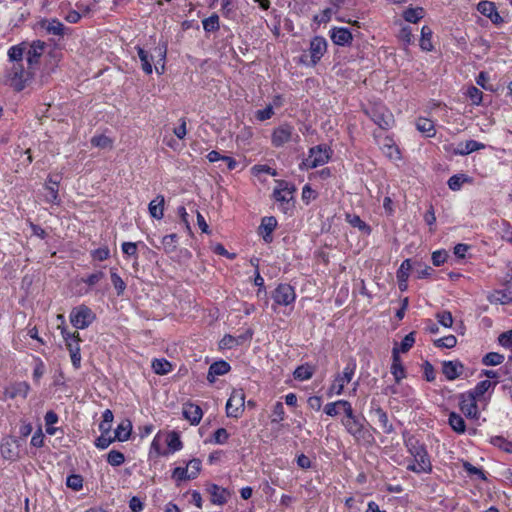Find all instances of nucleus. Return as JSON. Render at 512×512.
Segmentation results:
<instances>
[{"mask_svg": "<svg viewBox=\"0 0 512 512\" xmlns=\"http://www.w3.org/2000/svg\"><path fill=\"white\" fill-rule=\"evenodd\" d=\"M203 29L205 32H216L220 28L219 16L217 14H212L208 18L202 21Z\"/></svg>", "mask_w": 512, "mask_h": 512, "instance_id": "a18cd8bd", "label": "nucleus"}, {"mask_svg": "<svg viewBox=\"0 0 512 512\" xmlns=\"http://www.w3.org/2000/svg\"><path fill=\"white\" fill-rule=\"evenodd\" d=\"M230 370V365L226 361H217L211 364L209 367L207 380L210 383L215 381L216 376H221L228 373Z\"/></svg>", "mask_w": 512, "mask_h": 512, "instance_id": "a878e982", "label": "nucleus"}, {"mask_svg": "<svg viewBox=\"0 0 512 512\" xmlns=\"http://www.w3.org/2000/svg\"><path fill=\"white\" fill-rule=\"evenodd\" d=\"M30 391V385L25 382H16L7 386L3 393L4 399H15L17 397L26 398Z\"/></svg>", "mask_w": 512, "mask_h": 512, "instance_id": "4468645a", "label": "nucleus"}, {"mask_svg": "<svg viewBox=\"0 0 512 512\" xmlns=\"http://www.w3.org/2000/svg\"><path fill=\"white\" fill-rule=\"evenodd\" d=\"M314 374V368L309 364L297 367L293 373L294 378L300 381L309 380Z\"/></svg>", "mask_w": 512, "mask_h": 512, "instance_id": "a19ab883", "label": "nucleus"}, {"mask_svg": "<svg viewBox=\"0 0 512 512\" xmlns=\"http://www.w3.org/2000/svg\"><path fill=\"white\" fill-rule=\"evenodd\" d=\"M505 357L498 352H489L482 358V363L485 366H497L503 363Z\"/></svg>", "mask_w": 512, "mask_h": 512, "instance_id": "de8ad7c7", "label": "nucleus"}, {"mask_svg": "<svg viewBox=\"0 0 512 512\" xmlns=\"http://www.w3.org/2000/svg\"><path fill=\"white\" fill-rule=\"evenodd\" d=\"M41 26L48 34L56 36L63 34L64 25L57 19L45 20L41 23Z\"/></svg>", "mask_w": 512, "mask_h": 512, "instance_id": "f704fd0d", "label": "nucleus"}, {"mask_svg": "<svg viewBox=\"0 0 512 512\" xmlns=\"http://www.w3.org/2000/svg\"><path fill=\"white\" fill-rule=\"evenodd\" d=\"M95 319V313L90 307L84 304L73 307L69 315V320L72 326L81 330L89 327Z\"/></svg>", "mask_w": 512, "mask_h": 512, "instance_id": "39448f33", "label": "nucleus"}, {"mask_svg": "<svg viewBox=\"0 0 512 512\" xmlns=\"http://www.w3.org/2000/svg\"><path fill=\"white\" fill-rule=\"evenodd\" d=\"M252 333H249L247 336L241 335L239 337H234L232 335H225L219 342V347L221 349H232L239 345H241L245 340L251 338Z\"/></svg>", "mask_w": 512, "mask_h": 512, "instance_id": "cd10ccee", "label": "nucleus"}, {"mask_svg": "<svg viewBox=\"0 0 512 512\" xmlns=\"http://www.w3.org/2000/svg\"><path fill=\"white\" fill-rule=\"evenodd\" d=\"M371 413L384 433L390 434L393 432V425L389 422L388 415L382 408L379 406L372 408Z\"/></svg>", "mask_w": 512, "mask_h": 512, "instance_id": "5701e85b", "label": "nucleus"}, {"mask_svg": "<svg viewBox=\"0 0 512 512\" xmlns=\"http://www.w3.org/2000/svg\"><path fill=\"white\" fill-rule=\"evenodd\" d=\"M331 157V150L326 145H317L309 150L308 156L300 164V168L313 169L326 164Z\"/></svg>", "mask_w": 512, "mask_h": 512, "instance_id": "20e7f679", "label": "nucleus"}, {"mask_svg": "<svg viewBox=\"0 0 512 512\" xmlns=\"http://www.w3.org/2000/svg\"><path fill=\"white\" fill-rule=\"evenodd\" d=\"M151 367L158 375H166L172 371V364L164 358L153 359Z\"/></svg>", "mask_w": 512, "mask_h": 512, "instance_id": "72a5a7b5", "label": "nucleus"}, {"mask_svg": "<svg viewBox=\"0 0 512 512\" xmlns=\"http://www.w3.org/2000/svg\"><path fill=\"white\" fill-rule=\"evenodd\" d=\"M271 422L279 423L285 418V410L282 402H276L273 406L272 414H271Z\"/></svg>", "mask_w": 512, "mask_h": 512, "instance_id": "13d9d810", "label": "nucleus"}, {"mask_svg": "<svg viewBox=\"0 0 512 512\" xmlns=\"http://www.w3.org/2000/svg\"><path fill=\"white\" fill-rule=\"evenodd\" d=\"M114 416L111 410L106 409L102 414V421L99 424V430L103 434H109Z\"/></svg>", "mask_w": 512, "mask_h": 512, "instance_id": "49530a36", "label": "nucleus"}, {"mask_svg": "<svg viewBox=\"0 0 512 512\" xmlns=\"http://www.w3.org/2000/svg\"><path fill=\"white\" fill-rule=\"evenodd\" d=\"M346 406L345 418L341 420L342 425L348 434H350L356 441L364 440L367 435V430L364 426V420L360 419L354 414L352 406Z\"/></svg>", "mask_w": 512, "mask_h": 512, "instance_id": "f03ea898", "label": "nucleus"}, {"mask_svg": "<svg viewBox=\"0 0 512 512\" xmlns=\"http://www.w3.org/2000/svg\"><path fill=\"white\" fill-rule=\"evenodd\" d=\"M466 96L470 99L473 105H480L482 102L483 93L475 86H469L466 91Z\"/></svg>", "mask_w": 512, "mask_h": 512, "instance_id": "bf43d9fd", "label": "nucleus"}, {"mask_svg": "<svg viewBox=\"0 0 512 512\" xmlns=\"http://www.w3.org/2000/svg\"><path fill=\"white\" fill-rule=\"evenodd\" d=\"M245 408V393L243 389H233L226 403V414L228 417L239 418Z\"/></svg>", "mask_w": 512, "mask_h": 512, "instance_id": "9b49d317", "label": "nucleus"}, {"mask_svg": "<svg viewBox=\"0 0 512 512\" xmlns=\"http://www.w3.org/2000/svg\"><path fill=\"white\" fill-rule=\"evenodd\" d=\"M409 392L410 388L402 386L401 381L399 382V384L395 382L394 385L388 386L384 389V394L386 395H400L402 397H407L409 395Z\"/></svg>", "mask_w": 512, "mask_h": 512, "instance_id": "37998d69", "label": "nucleus"}, {"mask_svg": "<svg viewBox=\"0 0 512 512\" xmlns=\"http://www.w3.org/2000/svg\"><path fill=\"white\" fill-rule=\"evenodd\" d=\"M346 221L354 228H357L359 231L364 234L369 235L371 233V228L368 224H366L358 215L355 214H347Z\"/></svg>", "mask_w": 512, "mask_h": 512, "instance_id": "e433bc0d", "label": "nucleus"}, {"mask_svg": "<svg viewBox=\"0 0 512 512\" xmlns=\"http://www.w3.org/2000/svg\"><path fill=\"white\" fill-rule=\"evenodd\" d=\"M411 270H412L411 261L409 259L404 260L397 271L398 280L401 282H406Z\"/></svg>", "mask_w": 512, "mask_h": 512, "instance_id": "052dcab7", "label": "nucleus"}, {"mask_svg": "<svg viewBox=\"0 0 512 512\" xmlns=\"http://www.w3.org/2000/svg\"><path fill=\"white\" fill-rule=\"evenodd\" d=\"M292 141L298 142L299 135L291 124L282 123L273 129L271 134V144L274 147L280 148Z\"/></svg>", "mask_w": 512, "mask_h": 512, "instance_id": "423d86ee", "label": "nucleus"}, {"mask_svg": "<svg viewBox=\"0 0 512 512\" xmlns=\"http://www.w3.org/2000/svg\"><path fill=\"white\" fill-rule=\"evenodd\" d=\"M380 148L384 155L388 157L392 161L400 160L401 154L398 146L395 144V142L389 138L386 137L383 142L380 145Z\"/></svg>", "mask_w": 512, "mask_h": 512, "instance_id": "b1692460", "label": "nucleus"}, {"mask_svg": "<svg viewBox=\"0 0 512 512\" xmlns=\"http://www.w3.org/2000/svg\"><path fill=\"white\" fill-rule=\"evenodd\" d=\"M167 445L172 452H176L182 449V442L177 433L172 432L167 437Z\"/></svg>", "mask_w": 512, "mask_h": 512, "instance_id": "69168bd1", "label": "nucleus"}, {"mask_svg": "<svg viewBox=\"0 0 512 512\" xmlns=\"http://www.w3.org/2000/svg\"><path fill=\"white\" fill-rule=\"evenodd\" d=\"M44 421H45L46 433L51 436L55 435L57 433V431L59 430L57 427L54 426L59 421L58 415L54 411L50 410V411L46 412V414L44 416Z\"/></svg>", "mask_w": 512, "mask_h": 512, "instance_id": "58836bf2", "label": "nucleus"}, {"mask_svg": "<svg viewBox=\"0 0 512 512\" xmlns=\"http://www.w3.org/2000/svg\"><path fill=\"white\" fill-rule=\"evenodd\" d=\"M416 128L427 137L434 135V123L427 118H419L416 122Z\"/></svg>", "mask_w": 512, "mask_h": 512, "instance_id": "ea45409f", "label": "nucleus"}, {"mask_svg": "<svg viewBox=\"0 0 512 512\" xmlns=\"http://www.w3.org/2000/svg\"><path fill=\"white\" fill-rule=\"evenodd\" d=\"M165 199L163 195H158L148 206L149 214L152 218L160 220L164 216Z\"/></svg>", "mask_w": 512, "mask_h": 512, "instance_id": "393cba45", "label": "nucleus"}, {"mask_svg": "<svg viewBox=\"0 0 512 512\" xmlns=\"http://www.w3.org/2000/svg\"><path fill=\"white\" fill-rule=\"evenodd\" d=\"M492 444L498 446L505 452L512 453V442L502 436H496L492 439Z\"/></svg>", "mask_w": 512, "mask_h": 512, "instance_id": "338daca9", "label": "nucleus"}, {"mask_svg": "<svg viewBox=\"0 0 512 512\" xmlns=\"http://www.w3.org/2000/svg\"><path fill=\"white\" fill-rule=\"evenodd\" d=\"M485 145L475 140H467L464 142V150L459 151L460 155H467L472 152L484 149Z\"/></svg>", "mask_w": 512, "mask_h": 512, "instance_id": "680f3d73", "label": "nucleus"}, {"mask_svg": "<svg viewBox=\"0 0 512 512\" xmlns=\"http://www.w3.org/2000/svg\"><path fill=\"white\" fill-rule=\"evenodd\" d=\"M403 438L405 446L411 456L419 453L420 449H425L424 446L420 444L419 440L416 437L409 435L408 433L405 432L403 433Z\"/></svg>", "mask_w": 512, "mask_h": 512, "instance_id": "c9c22d12", "label": "nucleus"}, {"mask_svg": "<svg viewBox=\"0 0 512 512\" xmlns=\"http://www.w3.org/2000/svg\"><path fill=\"white\" fill-rule=\"evenodd\" d=\"M495 384L496 383H492L488 379L487 380H482L479 383H477L475 388L473 390H470V392L472 394H474L476 397H480V396H483L488 390L493 388L495 386Z\"/></svg>", "mask_w": 512, "mask_h": 512, "instance_id": "864d4df0", "label": "nucleus"}, {"mask_svg": "<svg viewBox=\"0 0 512 512\" xmlns=\"http://www.w3.org/2000/svg\"><path fill=\"white\" fill-rule=\"evenodd\" d=\"M352 406L351 403L347 400H337L335 402L327 403L324 406V412L331 417H335L339 414L340 409L343 410L344 414L346 415V406Z\"/></svg>", "mask_w": 512, "mask_h": 512, "instance_id": "7c9ffc66", "label": "nucleus"}, {"mask_svg": "<svg viewBox=\"0 0 512 512\" xmlns=\"http://www.w3.org/2000/svg\"><path fill=\"white\" fill-rule=\"evenodd\" d=\"M470 250L471 246L468 244H457L453 250L455 260L462 261L469 258L471 256L470 254H468Z\"/></svg>", "mask_w": 512, "mask_h": 512, "instance_id": "603ef678", "label": "nucleus"}, {"mask_svg": "<svg viewBox=\"0 0 512 512\" xmlns=\"http://www.w3.org/2000/svg\"><path fill=\"white\" fill-rule=\"evenodd\" d=\"M421 34H422V37H421V40H420V46L423 50L425 51H431L433 46H432V43H431V30L429 27L427 26H424L421 30Z\"/></svg>", "mask_w": 512, "mask_h": 512, "instance_id": "4d7b16f0", "label": "nucleus"}, {"mask_svg": "<svg viewBox=\"0 0 512 512\" xmlns=\"http://www.w3.org/2000/svg\"><path fill=\"white\" fill-rule=\"evenodd\" d=\"M392 365H391V373L394 376L395 382L399 384V382L405 378L406 373L405 369L400 361L399 357V349L397 347H394L392 350Z\"/></svg>", "mask_w": 512, "mask_h": 512, "instance_id": "4be33fe9", "label": "nucleus"}, {"mask_svg": "<svg viewBox=\"0 0 512 512\" xmlns=\"http://www.w3.org/2000/svg\"><path fill=\"white\" fill-rule=\"evenodd\" d=\"M26 44L22 43L20 45H15L9 48L8 57L10 63L18 62L22 63L23 58L25 57Z\"/></svg>", "mask_w": 512, "mask_h": 512, "instance_id": "4c0bfd02", "label": "nucleus"}, {"mask_svg": "<svg viewBox=\"0 0 512 512\" xmlns=\"http://www.w3.org/2000/svg\"><path fill=\"white\" fill-rule=\"evenodd\" d=\"M132 431V424L129 420H123L121 423L118 424L116 430H115V437L114 439H117L118 441H126L129 439Z\"/></svg>", "mask_w": 512, "mask_h": 512, "instance_id": "473e14b6", "label": "nucleus"}, {"mask_svg": "<svg viewBox=\"0 0 512 512\" xmlns=\"http://www.w3.org/2000/svg\"><path fill=\"white\" fill-rule=\"evenodd\" d=\"M136 50L143 72L150 75L153 72L152 63L154 61V56L140 46H137Z\"/></svg>", "mask_w": 512, "mask_h": 512, "instance_id": "bb28decb", "label": "nucleus"}, {"mask_svg": "<svg viewBox=\"0 0 512 512\" xmlns=\"http://www.w3.org/2000/svg\"><path fill=\"white\" fill-rule=\"evenodd\" d=\"M330 38L338 46H346L352 42V33L345 27H334L330 30Z\"/></svg>", "mask_w": 512, "mask_h": 512, "instance_id": "f3484780", "label": "nucleus"}, {"mask_svg": "<svg viewBox=\"0 0 512 512\" xmlns=\"http://www.w3.org/2000/svg\"><path fill=\"white\" fill-rule=\"evenodd\" d=\"M272 299L274 301L272 306L274 310H276V305L290 307L292 310L293 304L296 300V293L290 284L281 283L272 292Z\"/></svg>", "mask_w": 512, "mask_h": 512, "instance_id": "9d476101", "label": "nucleus"}, {"mask_svg": "<svg viewBox=\"0 0 512 512\" xmlns=\"http://www.w3.org/2000/svg\"><path fill=\"white\" fill-rule=\"evenodd\" d=\"M125 456L122 452L111 450L107 455V462L112 466H120L124 463Z\"/></svg>", "mask_w": 512, "mask_h": 512, "instance_id": "e2e57ef3", "label": "nucleus"}, {"mask_svg": "<svg viewBox=\"0 0 512 512\" xmlns=\"http://www.w3.org/2000/svg\"><path fill=\"white\" fill-rule=\"evenodd\" d=\"M184 417L191 422V424H198L202 418V410L198 405L186 404L183 408Z\"/></svg>", "mask_w": 512, "mask_h": 512, "instance_id": "c85d7f7f", "label": "nucleus"}, {"mask_svg": "<svg viewBox=\"0 0 512 512\" xmlns=\"http://www.w3.org/2000/svg\"><path fill=\"white\" fill-rule=\"evenodd\" d=\"M403 17L407 22L417 23L420 19L424 17L423 8H409L404 11Z\"/></svg>", "mask_w": 512, "mask_h": 512, "instance_id": "c03bdc74", "label": "nucleus"}, {"mask_svg": "<svg viewBox=\"0 0 512 512\" xmlns=\"http://www.w3.org/2000/svg\"><path fill=\"white\" fill-rule=\"evenodd\" d=\"M110 278H111L112 285L114 286L115 290L117 291V295H122L126 289V283L119 276V274L116 272L115 269L110 270Z\"/></svg>", "mask_w": 512, "mask_h": 512, "instance_id": "8fccbe9b", "label": "nucleus"}, {"mask_svg": "<svg viewBox=\"0 0 512 512\" xmlns=\"http://www.w3.org/2000/svg\"><path fill=\"white\" fill-rule=\"evenodd\" d=\"M474 182L473 177L468 176L467 174L460 173L450 176V190L458 191L465 184H472Z\"/></svg>", "mask_w": 512, "mask_h": 512, "instance_id": "2f4dec72", "label": "nucleus"}, {"mask_svg": "<svg viewBox=\"0 0 512 512\" xmlns=\"http://www.w3.org/2000/svg\"><path fill=\"white\" fill-rule=\"evenodd\" d=\"M413 462L407 465V469L409 471L415 473H423L428 472L431 469V463L428 458L427 452L425 449H420V452L413 455Z\"/></svg>", "mask_w": 512, "mask_h": 512, "instance_id": "ddd939ff", "label": "nucleus"}, {"mask_svg": "<svg viewBox=\"0 0 512 512\" xmlns=\"http://www.w3.org/2000/svg\"><path fill=\"white\" fill-rule=\"evenodd\" d=\"M493 301L499 302L501 304H507L512 302V290L511 289H503L495 291L492 295Z\"/></svg>", "mask_w": 512, "mask_h": 512, "instance_id": "5fc2aeb1", "label": "nucleus"}, {"mask_svg": "<svg viewBox=\"0 0 512 512\" xmlns=\"http://www.w3.org/2000/svg\"><path fill=\"white\" fill-rule=\"evenodd\" d=\"M275 183L276 187L273 190V198L276 202L280 203L281 210L286 213L290 207V201L293 199L296 187L285 180H276Z\"/></svg>", "mask_w": 512, "mask_h": 512, "instance_id": "0eeeda50", "label": "nucleus"}, {"mask_svg": "<svg viewBox=\"0 0 512 512\" xmlns=\"http://www.w3.org/2000/svg\"><path fill=\"white\" fill-rule=\"evenodd\" d=\"M201 461L199 459H191L187 465H186V469H187V474L189 475L188 477L190 478V480L192 479H195L198 474L200 473V470H201Z\"/></svg>", "mask_w": 512, "mask_h": 512, "instance_id": "6e6d98bb", "label": "nucleus"}, {"mask_svg": "<svg viewBox=\"0 0 512 512\" xmlns=\"http://www.w3.org/2000/svg\"><path fill=\"white\" fill-rule=\"evenodd\" d=\"M450 428L457 433H464L466 429L464 419L460 415L450 412Z\"/></svg>", "mask_w": 512, "mask_h": 512, "instance_id": "09e8293b", "label": "nucleus"}, {"mask_svg": "<svg viewBox=\"0 0 512 512\" xmlns=\"http://www.w3.org/2000/svg\"><path fill=\"white\" fill-rule=\"evenodd\" d=\"M472 375V371L465 367L458 360H450V381L455 379H467Z\"/></svg>", "mask_w": 512, "mask_h": 512, "instance_id": "412c9836", "label": "nucleus"}, {"mask_svg": "<svg viewBox=\"0 0 512 512\" xmlns=\"http://www.w3.org/2000/svg\"><path fill=\"white\" fill-rule=\"evenodd\" d=\"M177 242H178L177 234L173 233V234L165 235L162 238V246H163L164 251L167 253H171V252L175 251Z\"/></svg>", "mask_w": 512, "mask_h": 512, "instance_id": "3c124183", "label": "nucleus"}, {"mask_svg": "<svg viewBox=\"0 0 512 512\" xmlns=\"http://www.w3.org/2000/svg\"><path fill=\"white\" fill-rule=\"evenodd\" d=\"M328 43L322 36L311 39L308 53L301 55L299 62L307 67H315L327 52Z\"/></svg>", "mask_w": 512, "mask_h": 512, "instance_id": "f257e3e1", "label": "nucleus"}, {"mask_svg": "<svg viewBox=\"0 0 512 512\" xmlns=\"http://www.w3.org/2000/svg\"><path fill=\"white\" fill-rule=\"evenodd\" d=\"M277 226V220L275 217H264L259 226V234L262 236L265 243L272 241V233Z\"/></svg>", "mask_w": 512, "mask_h": 512, "instance_id": "aec40b11", "label": "nucleus"}, {"mask_svg": "<svg viewBox=\"0 0 512 512\" xmlns=\"http://www.w3.org/2000/svg\"><path fill=\"white\" fill-rule=\"evenodd\" d=\"M366 114L381 129L387 130L394 124L393 114L382 104H373L366 109Z\"/></svg>", "mask_w": 512, "mask_h": 512, "instance_id": "6e6552de", "label": "nucleus"}, {"mask_svg": "<svg viewBox=\"0 0 512 512\" xmlns=\"http://www.w3.org/2000/svg\"><path fill=\"white\" fill-rule=\"evenodd\" d=\"M45 44L41 41L33 42L30 45L26 44L25 58L29 68H33L38 63L39 57L44 51Z\"/></svg>", "mask_w": 512, "mask_h": 512, "instance_id": "dca6fc26", "label": "nucleus"}, {"mask_svg": "<svg viewBox=\"0 0 512 512\" xmlns=\"http://www.w3.org/2000/svg\"><path fill=\"white\" fill-rule=\"evenodd\" d=\"M415 343V332H410L408 335H406L403 340L401 341L399 347L396 346L399 349V353H406L408 352Z\"/></svg>", "mask_w": 512, "mask_h": 512, "instance_id": "0e129e2a", "label": "nucleus"}, {"mask_svg": "<svg viewBox=\"0 0 512 512\" xmlns=\"http://www.w3.org/2000/svg\"><path fill=\"white\" fill-rule=\"evenodd\" d=\"M355 360H349L342 372L337 373L328 389V396L341 395L344 391L345 385L349 384L356 371Z\"/></svg>", "mask_w": 512, "mask_h": 512, "instance_id": "7ed1b4c3", "label": "nucleus"}, {"mask_svg": "<svg viewBox=\"0 0 512 512\" xmlns=\"http://www.w3.org/2000/svg\"><path fill=\"white\" fill-rule=\"evenodd\" d=\"M498 343L512 352V330L501 333L498 336Z\"/></svg>", "mask_w": 512, "mask_h": 512, "instance_id": "774afa93", "label": "nucleus"}, {"mask_svg": "<svg viewBox=\"0 0 512 512\" xmlns=\"http://www.w3.org/2000/svg\"><path fill=\"white\" fill-rule=\"evenodd\" d=\"M206 490L210 495L211 502L215 505H224L230 496V493L227 489L222 488L216 484H209Z\"/></svg>", "mask_w": 512, "mask_h": 512, "instance_id": "a211bd4d", "label": "nucleus"}, {"mask_svg": "<svg viewBox=\"0 0 512 512\" xmlns=\"http://www.w3.org/2000/svg\"><path fill=\"white\" fill-rule=\"evenodd\" d=\"M477 397L470 391L459 395V407L461 412L471 419L478 417Z\"/></svg>", "mask_w": 512, "mask_h": 512, "instance_id": "f8f14e48", "label": "nucleus"}, {"mask_svg": "<svg viewBox=\"0 0 512 512\" xmlns=\"http://www.w3.org/2000/svg\"><path fill=\"white\" fill-rule=\"evenodd\" d=\"M32 68L25 69L23 63L14 62L8 69L7 79L10 85L17 91L22 90L25 87V83L30 79Z\"/></svg>", "mask_w": 512, "mask_h": 512, "instance_id": "1a4fd4ad", "label": "nucleus"}, {"mask_svg": "<svg viewBox=\"0 0 512 512\" xmlns=\"http://www.w3.org/2000/svg\"><path fill=\"white\" fill-rule=\"evenodd\" d=\"M58 183H59V177L58 176H51L48 180V183L46 185L47 193L45 195L46 201L50 203H58Z\"/></svg>", "mask_w": 512, "mask_h": 512, "instance_id": "c756f323", "label": "nucleus"}, {"mask_svg": "<svg viewBox=\"0 0 512 512\" xmlns=\"http://www.w3.org/2000/svg\"><path fill=\"white\" fill-rule=\"evenodd\" d=\"M60 333L65 341L69 353L74 350L80 351V335L78 332H69L66 326H59Z\"/></svg>", "mask_w": 512, "mask_h": 512, "instance_id": "6ab92c4d", "label": "nucleus"}, {"mask_svg": "<svg viewBox=\"0 0 512 512\" xmlns=\"http://www.w3.org/2000/svg\"><path fill=\"white\" fill-rule=\"evenodd\" d=\"M477 10L483 16H486L487 18H489L493 24H500L503 22V19L499 15V13L497 11V7L494 2L481 1L477 5Z\"/></svg>", "mask_w": 512, "mask_h": 512, "instance_id": "2eb2a0df", "label": "nucleus"}, {"mask_svg": "<svg viewBox=\"0 0 512 512\" xmlns=\"http://www.w3.org/2000/svg\"><path fill=\"white\" fill-rule=\"evenodd\" d=\"M463 468L467 472L468 476H470L471 478L479 479L482 481L487 480L485 472L482 469L473 466L469 462L464 461Z\"/></svg>", "mask_w": 512, "mask_h": 512, "instance_id": "79ce46f5", "label": "nucleus"}]
</instances>
